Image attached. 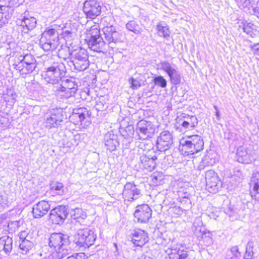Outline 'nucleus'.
<instances>
[{"instance_id":"1","label":"nucleus","mask_w":259,"mask_h":259,"mask_svg":"<svg viewBox=\"0 0 259 259\" xmlns=\"http://www.w3.org/2000/svg\"><path fill=\"white\" fill-rule=\"evenodd\" d=\"M49 246L51 249L50 259H62L70 252L69 239L61 233H54L51 235Z\"/></svg>"},{"instance_id":"2","label":"nucleus","mask_w":259,"mask_h":259,"mask_svg":"<svg viewBox=\"0 0 259 259\" xmlns=\"http://www.w3.org/2000/svg\"><path fill=\"white\" fill-rule=\"evenodd\" d=\"M84 43L91 50L102 52L105 49L106 43L103 40L99 27L93 25L84 33Z\"/></svg>"},{"instance_id":"3","label":"nucleus","mask_w":259,"mask_h":259,"mask_svg":"<svg viewBox=\"0 0 259 259\" xmlns=\"http://www.w3.org/2000/svg\"><path fill=\"white\" fill-rule=\"evenodd\" d=\"M204 149V141L198 135H191L183 139L179 146L181 154L189 156L198 153Z\"/></svg>"},{"instance_id":"4","label":"nucleus","mask_w":259,"mask_h":259,"mask_svg":"<svg viewBox=\"0 0 259 259\" xmlns=\"http://www.w3.org/2000/svg\"><path fill=\"white\" fill-rule=\"evenodd\" d=\"M14 68L23 75L31 73L36 67V60L31 55H23L18 52L13 55Z\"/></svg>"},{"instance_id":"5","label":"nucleus","mask_w":259,"mask_h":259,"mask_svg":"<svg viewBox=\"0 0 259 259\" xmlns=\"http://www.w3.org/2000/svg\"><path fill=\"white\" fill-rule=\"evenodd\" d=\"M96 238L94 233L88 228L79 229L74 236V242L78 246L89 248L92 245Z\"/></svg>"},{"instance_id":"6","label":"nucleus","mask_w":259,"mask_h":259,"mask_svg":"<svg viewBox=\"0 0 259 259\" xmlns=\"http://www.w3.org/2000/svg\"><path fill=\"white\" fill-rule=\"evenodd\" d=\"M102 6L97 0H86L83 5L82 11L87 19L94 20L102 13Z\"/></svg>"},{"instance_id":"7","label":"nucleus","mask_w":259,"mask_h":259,"mask_svg":"<svg viewBox=\"0 0 259 259\" xmlns=\"http://www.w3.org/2000/svg\"><path fill=\"white\" fill-rule=\"evenodd\" d=\"M14 10L12 0H0V28L8 23Z\"/></svg>"},{"instance_id":"8","label":"nucleus","mask_w":259,"mask_h":259,"mask_svg":"<svg viewBox=\"0 0 259 259\" xmlns=\"http://www.w3.org/2000/svg\"><path fill=\"white\" fill-rule=\"evenodd\" d=\"M77 91V84L75 81L67 79L62 82L61 87L57 89L56 93L63 99L74 97Z\"/></svg>"},{"instance_id":"9","label":"nucleus","mask_w":259,"mask_h":259,"mask_svg":"<svg viewBox=\"0 0 259 259\" xmlns=\"http://www.w3.org/2000/svg\"><path fill=\"white\" fill-rule=\"evenodd\" d=\"M133 215L138 223L146 224L152 218V210L148 204H139L136 206Z\"/></svg>"},{"instance_id":"10","label":"nucleus","mask_w":259,"mask_h":259,"mask_svg":"<svg viewBox=\"0 0 259 259\" xmlns=\"http://www.w3.org/2000/svg\"><path fill=\"white\" fill-rule=\"evenodd\" d=\"M131 241L136 247H142L148 242V233L141 228H135L130 235Z\"/></svg>"},{"instance_id":"11","label":"nucleus","mask_w":259,"mask_h":259,"mask_svg":"<svg viewBox=\"0 0 259 259\" xmlns=\"http://www.w3.org/2000/svg\"><path fill=\"white\" fill-rule=\"evenodd\" d=\"M207 189L210 193H215L219 191L221 182L217 174L213 170H208L205 173Z\"/></svg>"},{"instance_id":"12","label":"nucleus","mask_w":259,"mask_h":259,"mask_svg":"<svg viewBox=\"0 0 259 259\" xmlns=\"http://www.w3.org/2000/svg\"><path fill=\"white\" fill-rule=\"evenodd\" d=\"M88 58V55L84 50H79L76 52L73 60L75 68L79 71L88 68L90 65Z\"/></svg>"},{"instance_id":"13","label":"nucleus","mask_w":259,"mask_h":259,"mask_svg":"<svg viewBox=\"0 0 259 259\" xmlns=\"http://www.w3.org/2000/svg\"><path fill=\"white\" fill-rule=\"evenodd\" d=\"M105 42L110 44H116L121 41V34L113 25L106 26L103 28Z\"/></svg>"},{"instance_id":"14","label":"nucleus","mask_w":259,"mask_h":259,"mask_svg":"<svg viewBox=\"0 0 259 259\" xmlns=\"http://www.w3.org/2000/svg\"><path fill=\"white\" fill-rule=\"evenodd\" d=\"M68 213L64 206H59L52 209L50 213L49 220L54 224H60L66 219Z\"/></svg>"},{"instance_id":"15","label":"nucleus","mask_w":259,"mask_h":259,"mask_svg":"<svg viewBox=\"0 0 259 259\" xmlns=\"http://www.w3.org/2000/svg\"><path fill=\"white\" fill-rule=\"evenodd\" d=\"M172 144V136L168 131L162 132L157 139V147L160 151L167 150Z\"/></svg>"},{"instance_id":"16","label":"nucleus","mask_w":259,"mask_h":259,"mask_svg":"<svg viewBox=\"0 0 259 259\" xmlns=\"http://www.w3.org/2000/svg\"><path fill=\"white\" fill-rule=\"evenodd\" d=\"M137 130L139 135L141 134L145 137H141L140 139H144L151 137L153 135L155 132V127L151 122L142 120L138 123Z\"/></svg>"},{"instance_id":"17","label":"nucleus","mask_w":259,"mask_h":259,"mask_svg":"<svg viewBox=\"0 0 259 259\" xmlns=\"http://www.w3.org/2000/svg\"><path fill=\"white\" fill-rule=\"evenodd\" d=\"M50 209L49 202L41 200L39 201L32 209V214L35 218H40L47 214Z\"/></svg>"},{"instance_id":"18","label":"nucleus","mask_w":259,"mask_h":259,"mask_svg":"<svg viewBox=\"0 0 259 259\" xmlns=\"http://www.w3.org/2000/svg\"><path fill=\"white\" fill-rule=\"evenodd\" d=\"M249 194L255 201H259V173L253 174L249 183Z\"/></svg>"},{"instance_id":"19","label":"nucleus","mask_w":259,"mask_h":259,"mask_svg":"<svg viewBox=\"0 0 259 259\" xmlns=\"http://www.w3.org/2000/svg\"><path fill=\"white\" fill-rule=\"evenodd\" d=\"M162 69L167 73L170 82L175 85L179 84L181 81V77L180 74L177 73V71L168 63L163 62L162 63Z\"/></svg>"},{"instance_id":"20","label":"nucleus","mask_w":259,"mask_h":259,"mask_svg":"<svg viewBox=\"0 0 259 259\" xmlns=\"http://www.w3.org/2000/svg\"><path fill=\"white\" fill-rule=\"evenodd\" d=\"M42 76L47 81L53 83L60 77V70L55 66L48 67L47 70L43 72Z\"/></svg>"},{"instance_id":"21","label":"nucleus","mask_w":259,"mask_h":259,"mask_svg":"<svg viewBox=\"0 0 259 259\" xmlns=\"http://www.w3.org/2000/svg\"><path fill=\"white\" fill-rule=\"evenodd\" d=\"M124 199L127 201H132L138 198L140 195V191L135 186L126 187L123 192Z\"/></svg>"},{"instance_id":"22","label":"nucleus","mask_w":259,"mask_h":259,"mask_svg":"<svg viewBox=\"0 0 259 259\" xmlns=\"http://www.w3.org/2000/svg\"><path fill=\"white\" fill-rule=\"evenodd\" d=\"M157 159L156 156L149 158L145 155L142 156L141 157V163L143 168L148 171H151L156 165V160Z\"/></svg>"},{"instance_id":"23","label":"nucleus","mask_w":259,"mask_h":259,"mask_svg":"<svg viewBox=\"0 0 259 259\" xmlns=\"http://www.w3.org/2000/svg\"><path fill=\"white\" fill-rule=\"evenodd\" d=\"M36 19L31 16H24L21 20V26L28 30H31L36 26Z\"/></svg>"},{"instance_id":"24","label":"nucleus","mask_w":259,"mask_h":259,"mask_svg":"<svg viewBox=\"0 0 259 259\" xmlns=\"http://www.w3.org/2000/svg\"><path fill=\"white\" fill-rule=\"evenodd\" d=\"M87 114L88 112L87 111H83L82 110H78L77 112L72 115V119L74 120L73 121L74 124L81 125L85 124L84 121L86 119Z\"/></svg>"},{"instance_id":"25","label":"nucleus","mask_w":259,"mask_h":259,"mask_svg":"<svg viewBox=\"0 0 259 259\" xmlns=\"http://www.w3.org/2000/svg\"><path fill=\"white\" fill-rule=\"evenodd\" d=\"M64 111L63 109H60L57 110L51 116L47 119V121L50 123L53 122L56 125L63 120L64 116Z\"/></svg>"},{"instance_id":"26","label":"nucleus","mask_w":259,"mask_h":259,"mask_svg":"<svg viewBox=\"0 0 259 259\" xmlns=\"http://www.w3.org/2000/svg\"><path fill=\"white\" fill-rule=\"evenodd\" d=\"M185 123L184 129L190 130L197 126L198 120L195 116L187 114Z\"/></svg>"},{"instance_id":"27","label":"nucleus","mask_w":259,"mask_h":259,"mask_svg":"<svg viewBox=\"0 0 259 259\" xmlns=\"http://www.w3.org/2000/svg\"><path fill=\"white\" fill-rule=\"evenodd\" d=\"M86 212L81 208H76L73 210L72 218L76 222H81L87 218Z\"/></svg>"},{"instance_id":"28","label":"nucleus","mask_w":259,"mask_h":259,"mask_svg":"<svg viewBox=\"0 0 259 259\" xmlns=\"http://www.w3.org/2000/svg\"><path fill=\"white\" fill-rule=\"evenodd\" d=\"M187 251L184 249H174L169 254L170 259H187Z\"/></svg>"},{"instance_id":"29","label":"nucleus","mask_w":259,"mask_h":259,"mask_svg":"<svg viewBox=\"0 0 259 259\" xmlns=\"http://www.w3.org/2000/svg\"><path fill=\"white\" fill-rule=\"evenodd\" d=\"M187 114L181 113L175 119V126L177 129L184 128Z\"/></svg>"},{"instance_id":"30","label":"nucleus","mask_w":259,"mask_h":259,"mask_svg":"<svg viewBox=\"0 0 259 259\" xmlns=\"http://www.w3.org/2000/svg\"><path fill=\"white\" fill-rule=\"evenodd\" d=\"M57 192V194L62 195L64 193V185L59 182L53 183L50 185V193Z\"/></svg>"},{"instance_id":"31","label":"nucleus","mask_w":259,"mask_h":259,"mask_svg":"<svg viewBox=\"0 0 259 259\" xmlns=\"http://www.w3.org/2000/svg\"><path fill=\"white\" fill-rule=\"evenodd\" d=\"M0 243L3 246V249L6 253H9L11 251L12 249L13 240L12 238L6 237L1 240Z\"/></svg>"},{"instance_id":"32","label":"nucleus","mask_w":259,"mask_h":259,"mask_svg":"<svg viewBox=\"0 0 259 259\" xmlns=\"http://www.w3.org/2000/svg\"><path fill=\"white\" fill-rule=\"evenodd\" d=\"M243 31L244 32L249 35L251 37H254L256 33L255 26L250 23H245L243 25Z\"/></svg>"},{"instance_id":"33","label":"nucleus","mask_w":259,"mask_h":259,"mask_svg":"<svg viewBox=\"0 0 259 259\" xmlns=\"http://www.w3.org/2000/svg\"><path fill=\"white\" fill-rule=\"evenodd\" d=\"M228 259H239L240 252L239 251L238 247L237 246L232 247L227 252Z\"/></svg>"},{"instance_id":"34","label":"nucleus","mask_w":259,"mask_h":259,"mask_svg":"<svg viewBox=\"0 0 259 259\" xmlns=\"http://www.w3.org/2000/svg\"><path fill=\"white\" fill-rule=\"evenodd\" d=\"M156 28L157 32L163 37L166 38L169 36V29L166 25H163L161 24H158Z\"/></svg>"},{"instance_id":"35","label":"nucleus","mask_w":259,"mask_h":259,"mask_svg":"<svg viewBox=\"0 0 259 259\" xmlns=\"http://www.w3.org/2000/svg\"><path fill=\"white\" fill-rule=\"evenodd\" d=\"M32 245V243L29 240H23L20 241L19 248L23 253H26L31 249Z\"/></svg>"},{"instance_id":"36","label":"nucleus","mask_w":259,"mask_h":259,"mask_svg":"<svg viewBox=\"0 0 259 259\" xmlns=\"http://www.w3.org/2000/svg\"><path fill=\"white\" fill-rule=\"evenodd\" d=\"M20 225L18 221H13L8 225V232L10 234L14 233L19 230Z\"/></svg>"},{"instance_id":"37","label":"nucleus","mask_w":259,"mask_h":259,"mask_svg":"<svg viewBox=\"0 0 259 259\" xmlns=\"http://www.w3.org/2000/svg\"><path fill=\"white\" fill-rule=\"evenodd\" d=\"M153 81L156 85H159L161 88H165L167 85L166 80L162 76L154 77Z\"/></svg>"},{"instance_id":"38","label":"nucleus","mask_w":259,"mask_h":259,"mask_svg":"<svg viewBox=\"0 0 259 259\" xmlns=\"http://www.w3.org/2000/svg\"><path fill=\"white\" fill-rule=\"evenodd\" d=\"M55 30L54 29H47L42 33V38L46 40H50L51 37L55 35Z\"/></svg>"},{"instance_id":"39","label":"nucleus","mask_w":259,"mask_h":259,"mask_svg":"<svg viewBox=\"0 0 259 259\" xmlns=\"http://www.w3.org/2000/svg\"><path fill=\"white\" fill-rule=\"evenodd\" d=\"M129 82L131 84V88L133 90L137 89L142 85L141 80L136 79L133 77L130 78Z\"/></svg>"},{"instance_id":"40","label":"nucleus","mask_w":259,"mask_h":259,"mask_svg":"<svg viewBox=\"0 0 259 259\" xmlns=\"http://www.w3.org/2000/svg\"><path fill=\"white\" fill-rule=\"evenodd\" d=\"M88 257L84 253L80 252L75 253L68 256L66 259H87Z\"/></svg>"},{"instance_id":"41","label":"nucleus","mask_w":259,"mask_h":259,"mask_svg":"<svg viewBox=\"0 0 259 259\" xmlns=\"http://www.w3.org/2000/svg\"><path fill=\"white\" fill-rule=\"evenodd\" d=\"M250 48L254 54L259 55V42L255 43L251 46Z\"/></svg>"},{"instance_id":"42","label":"nucleus","mask_w":259,"mask_h":259,"mask_svg":"<svg viewBox=\"0 0 259 259\" xmlns=\"http://www.w3.org/2000/svg\"><path fill=\"white\" fill-rule=\"evenodd\" d=\"M27 235H28V233L26 231H21L19 234L20 242L22 241L23 240H28L27 239H26V238L27 236Z\"/></svg>"},{"instance_id":"43","label":"nucleus","mask_w":259,"mask_h":259,"mask_svg":"<svg viewBox=\"0 0 259 259\" xmlns=\"http://www.w3.org/2000/svg\"><path fill=\"white\" fill-rule=\"evenodd\" d=\"M151 179H152V182L154 183V185H157V184L156 182H157V180H158L157 177L155 176L154 175L152 176H151Z\"/></svg>"},{"instance_id":"44","label":"nucleus","mask_w":259,"mask_h":259,"mask_svg":"<svg viewBox=\"0 0 259 259\" xmlns=\"http://www.w3.org/2000/svg\"><path fill=\"white\" fill-rule=\"evenodd\" d=\"M243 259H251V258H244Z\"/></svg>"}]
</instances>
